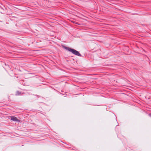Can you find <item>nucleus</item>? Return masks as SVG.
I'll return each instance as SVG.
<instances>
[{"instance_id": "3", "label": "nucleus", "mask_w": 151, "mask_h": 151, "mask_svg": "<svg viewBox=\"0 0 151 151\" xmlns=\"http://www.w3.org/2000/svg\"><path fill=\"white\" fill-rule=\"evenodd\" d=\"M22 95V93L21 92L19 91H16L15 93V95L16 96H19Z\"/></svg>"}, {"instance_id": "1", "label": "nucleus", "mask_w": 151, "mask_h": 151, "mask_svg": "<svg viewBox=\"0 0 151 151\" xmlns=\"http://www.w3.org/2000/svg\"><path fill=\"white\" fill-rule=\"evenodd\" d=\"M62 47L63 48H64L65 49L68 50L69 52H71L74 55L80 57H81L82 56L81 54L78 51H77L74 49L66 47L64 45H62Z\"/></svg>"}, {"instance_id": "4", "label": "nucleus", "mask_w": 151, "mask_h": 151, "mask_svg": "<svg viewBox=\"0 0 151 151\" xmlns=\"http://www.w3.org/2000/svg\"><path fill=\"white\" fill-rule=\"evenodd\" d=\"M36 95V96H38V95Z\"/></svg>"}, {"instance_id": "5", "label": "nucleus", "mask_w": 151, "mask_h": 151, "mask_svg": "<svg viewBox=\"0 0 151 151\" xmlns=\"http://www.w3.org/2000/svg\"><path fill=\"white\" fill-rule=\"evenodd\" d=\"M150 116L151 117V115Z\"/></svg>"}, {"instance_id": "2", "label": "nucleus", "mask_w": 151, "mask_h": 151, "mask_svg": "<svg viewBox=\"0 0 151 151\" xmlns=\"http://www.w3.org/2000/svg\"><path fill=\"white\" fill-rule=\"evenodd\" d=\"M11 120L13 121L16 122L19 121V120L16 117L14 116H12L11 117Z\"/></svg>"}]
</instances>
